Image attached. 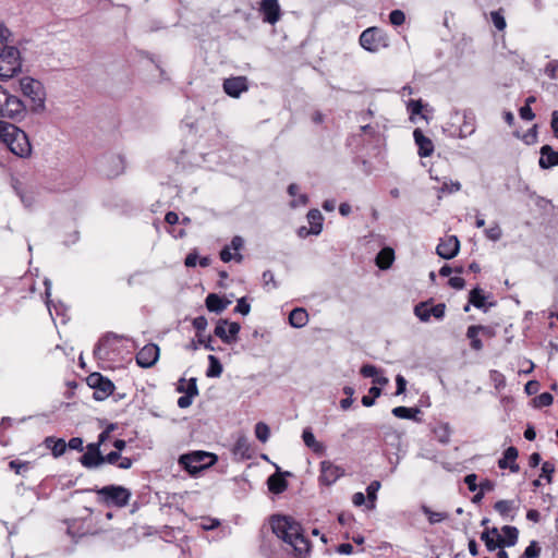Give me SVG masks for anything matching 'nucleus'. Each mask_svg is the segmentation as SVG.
I'll use <instances>...</instances> for the list:
<instances>
[{
	"mask_svg": "<svg viewBox=\"0 0 558 558\" xmlns=\"http://www.w3.org/2000/svg\"><path fill=\"white\" fill-rule=\"evenodd\" d=\"M122 337L114 332H107L97 342L94 348V355L98 360H109L111 353L117 351L116 344Z\"/></svg>",
	"mask_w": 558,
	"mask_h": 558,
	"instance_id": "nucleus-10",
	"label": "nucleus"
},
{
	"mask_svg": "<svg viewBox=\"0 0 558 558\" xmlns=\"http://www.w3.org/2000/svg\"><path fill=\"white\" fill-rule=\"evenodd\" d=\"M343 475V470L331 463L330 461H323L320 463L319 481L329 486L333 484L340 476Z\"/></svg>",
	"mask_w": 558,
	"mask_h": 558,
	"instance_id": "nucleus-14",
	"label": "nucleus"
},
{
	"mask_svg": "<svg viewBox=\"0 0 558 558\" xmlns=\"http://www.w3.org/2000/svg\"><path fill=\"white\" fill-rule=\"evenodd\" d=\"M80 462L87 469H97L102 465V454H95L92 452H85L81 458Z\"/></svg>",
	"mask_w": 558,
	"mask_h": 558,
	"instance_id": "nucleus-30",
	"label": "nucleus"
},
{
	"mask_svg": "<svg viewBox=\"0 0 558 558\" xmlns=\"http://www.w3.org/2000/svg\"><path fill=\"white\" fill-rule=\"evenodd\" d=\"M390 23L395 26H400L405 21V14L401 10H393L389 14Z\"/></svg>",
	"mask_w": 558,
	"mask_h": 558,
	"instance_id": "nucleus-50",
	"label": "nucleus"
},
{
	"mask_svg": "<svg viewBox=\"0 0 558 558\" xmlns=\"http://www.w3.org/2000/svg\"><path fill=\"white\" fill-rule=\"evenodd\" d=\"M121 458L120 452L118 451H111L106 456H102V464L109 463V464H117L118 460Z\"/></svg>",
	"mask_w": 558,
	"mask_h": 558,
	"instance_id": "nucleus-62",
	"label": "nucleus"
},
{
	"mask_svg": "<svg viewBox=\"0 0 558 558\" xmlns=\"http://www.w3.org/2000/svg\"><path fill=\"white\" fill-rule=\"evenodd\" d=\"M289 323L294 328H302L308 323V314L304 308L296 307L289 315Z\"/></svg>",
	"mask_w": 558,
	"mask_h": 558,
	"instance_id": "nucleus-24",
	"label": "nucleus"
},
{
	"mask_svg": "<svg viewBox=\"0 0 558 558\" xmlns=\"http://www.w3.org/2000/svg\"><path fill=\"white\" fill-rule=\"evenodd\" d=\"M490 17H492V22L494 24V26L498 29V31H504L506 28V20L502 15V12L501 10L499 11H493L490 13Z\"/></svg>",
	"mask_w": 558,
	"mask_h": 558,
	"instance_id": "nucleus-45",
	"label": "nucleus"
},
{
	"mask_svg": "<svg viewBox=\"0 0 558 558\" xmlns=\"http://www.w3.org/2000/svg\"><path fill=\"white\" fill-rule=\"evenodd\" d=\"M250 444L246 437H239L234 445V452L241 454L242 457L250 458Z\"/></svg>",
	"mask_w": 558,
	"mask_h": 558,
	"instance_id": "nucleus-40",
	"label": "nucleus"
},
{
	"mask_svg": "<svg viewBox=\"0 0 558 558\" xmlns=\"http://www.w3.org/2000/svg\"><path fill=\"white\" fill-rule=\"evenodd\" d=\"M247 88V78L245 76L229 77L223 81L225 93L233 98L240 97Z\"/></svg>",
	"mask_w": 558,
	"mask_h": 558,
	"instance_id": "nucleus-15",
	"label": "nucleus"
},
{
	"mask_svg": "<svg viewBox=\"0 0 558 558\" xmlns=\"http://www.w3.org/2000/svg\"><path fill=\"white\" fill-rule=\"evenodd\" d=\"M485 295L482 293L480 288H474L470 292L469 302L475 306L476 308H484L485 306Z\"/></svg>",
	"mask_w": 558,
	"mask_h": 558,
	"instance_id": "nucleus-35",
	"label": "nucleus"
},
{
	"mask_svg": "<svg viewBox=\"0 0 558 558\" xmlns=\"http://www.w3.org/2000/svg\"><path fill=\"white\" fill-rule=\"evenodd\" d=\"M415 144L418 147V155L421 157H428L434 151V144L430 138L426 137L420 129L413 132Z\"/></svg>",
	"mask_w": 558,
	"mask_h": 558,
	"instance_id": "nucleus-18",
	"label": "nucleus"
},
{
	"mask_svg": "<svg viewBox=\"0 0 558 558\" xmlns=\"http://www.w3.org/2000/svg\"><path fill=\"white\" fill-rule=\"evenodd\" d=\"M461 189V184L460 182L456 181V182H444L441 187H440V192L442 193H454V192H458L460 191Z\"/></svg>",
	"mask_w": 558,
	"mask_h": 558,
	"instance_id": "nucleus-56",
	"label": "nucleus"
},
{
	"mask_svg": "<svg viewBox=\"0 0 558 558\" xmlns=\"http://www.w3.org/2000/svg\"><path fill=\"white\" fill-rule=\"evenodd\" d=\"M209 366L206 371V376L210 378L220 377L223 371L222 364L215 355H208Z\"/></svg>",
	"mask_w": 558,
	"mask_h": 558,
	"instance_id": "nucleus-32",
	"label": "nucleus"
},
{
	"mask_svg": "<svg viewBox=\"0 0 558 558\" xmlns=\"http://www.w3.org/2000/svg\"><path fill=\"white\" fill-rule=\"evenodd\" d=\"M198 396V388H197V384H196V378H190L189 379V392L187 395H184V396H181L179 399H178V407L180 409H186L189 408L192 402H193V398Z\"/></svg>",
	"mask_w": 558,
	"mask_h": 558,
	"instance_id": "nucleus-23",
	"label": "nucleus"
},
{
	"mask_svg": "<svg viewBox=\"0 0 558 558\" xmlns=\"http://www.w3.org/2000/svg\"><path fill=\"white\" fill-rule=\"evenodd\" d=\"M228 337H229V340H230V344L231 343H234L236 342V339H238V333L241 329V326L239 323H235V322H231V323H228Z\"/></svg>",
	"mask_w": 558,
	"mask_h": 558,
	"instance_id": "nucleus-51",
	"label": "nucleus"
},
{
	"mask_svg": "<svg viewBox=\"0 0 558 558\" xmlns=\"http://www.w3.org/2000/svg\"><path fill=\"white\" fill-rule=\"evenodd\" d=\"M501 531L505 535V538L499 537L501 547L502 546H508V547L514 546L518 542V536H519L518 529L515 526L505 525V526H502Z\"/></svg>",
	"mask_w": 558,
	"mask_h": 558,
	"instance_id": "nucleus-26",
	"label": "nucleus"
},
{
	"mask_svg": "<svg viewBox=\"0 0 558 558\" xmlns=\"http://www.w3.org/2000/svg\"><path fill=\"white\" fill-rule=\"evenodd\" d=\"M460 242L458 238L456 235H449L439 242L436 252L440 257L451 259L458 254Z\"/></svg>",
	"mask_w": 558,
	"mask_h": 558,
	"instance_id": "nucleus-13",
	"label": "nucleus"
},
{
	"mask_svg": "<svg viewBox=\"0 0 558 558\" xmlns=\"http://www.w3.org/2000/svg\"><path fill=\"white\" fill-rule=\"evenodd\" d=\"M22 68L20 51L16 47L8 45L0 47V80H9L16 75Z\"/></svg>",
	"mask_w": 558,
	"mask_h": 558,
	"instance_id": "nucleus-4",
	"label": "nucleus"
},
{
	"mask_svg": "<svg viewBox=\"0 0 558 558\" xmlns=\"http://www.w3.org/2000/svg\"><path fill=\"white\" fill-rule=\"evenodd\" d=\"M541 554V548L537 546L535 541H532L530 545L525 548L524 553L520 556V558H537Z\"/></svg>",
	"mask_w": 558,
	"mask_h": 558,
	"instance_id": "nucleus-46",
	"label": "nucleus"
},
{
	"mask_svg": "<svg viewBox=\"0 0 558 558\" xmlns=\"http://www.w3.org/2000/svg\"><path fill=\"white\" fill-rule=\"evenodd\" d=\"M44 445L51 450L52 456L54 458L61 457L66 449V442L62 438H54L52 436H48L44 440Z\"/></svg>",
	"mask_w": 558,
	"mask_h": 558,
	"instance_id": "nucleus-22",
	"label": "nucleus"
},
{
	"mask_svg": "<svg viewBox=\"0 0 558 558\" xmlns=\"http://www.w3.org/2000/svg\"><path fill=\"white\" fill-rule=\"evenodd\" d=\"M553 401L554 398L549 392H543L532 400L533 405L537 409L549 407L553 403Z\"/></svg>",
	"mask_w": 558,
	"mask_h": 558,
	"instance_id": "nucleus-41",
	"label": "nucleus"
},
{
	"mask_svg": "<svg viewBox=\"0 0 558 558\" xmlns=\"http://www.w3.org/2000/svg\"><path fill=\"white\" fill-rule=\"evenodd\" d=\"M108 162L113 167L106 171L108 177H117L124 171V159L121 156H112Z\"/></svg>",
	"mask_w": 558,
	"mask_h": 558,
	"instance_id": "nucleus-33",
	"label": "nucleus"
},
{
	"mask_svg": "<svg viewBox=\"0 0 558 558\" xmlns=\"http://www.w3.org/2000/svg\"><path fill=\"white\" fill-rule=\"evenodd\" d=\"M517 508L518 507L515 506L514 500L502 499V500H498L494 505V509L504 518L508 517L509 513L513 510H517Z\"/></svg>",
	"mask_w": 558,
	"mask_h": 558,
	"instance_id": "nucleus-34",
	"label": "nucleus"
},
{
	"mask_svg": "<svg viewBox=\"0 0 558 558\" xmlns=\"http://www.w3.org/2000/svg\"><path fill=\"white\" fill-rule=\"evenodd\" d=\"M360 373L364 377H374L375 378L378 374V369L376 366H374L372 364H365L361 367Z\"/></svg>",
	"mask_w": 558,
	"mask_h": 558,
	"instance_id": "nucleus-59",
	"label": "nucleus"
},
{
	"mask_svg": "<svg viewBox=\"0 0 558 558\" xmlns=\"http://www.w3.org/2000/svg\"><path fill=\"white\" fill-rule=\"evenodd\" d=\"M446 304L438 303L432 305V301L421 302L414 307V314L422 322H428L433 316L434 318L441 320L445 317Z\"/></svg>",
	"mask_w": 558,
	"mask_h": 558,
	"instance_id": "nucleus-11",
	"label": "nucleus"
},
{
	"mask_svg": "<svg viewBox=\"0 0 558 558\" xmlns=\"http://www.w3.org/2000/svg\"><path fill=\"white\" fill-rule=\"evenodd\" d=\"M324 217L318 209H311L307 213V221L311 225L312 234L318 235L323 230Z\"/></svg>",
	"mask_w": 558,
	"mask_h": 558,
	"instance_id": "nucleus-25",
	"label": "nucleus"
},
{
	"mask_svg": "<svg viewBox=\"0 0 558 558\" xmlns=\"http://www.w3.org/2000/svg\"><path fill=\"white\" fill-rule=\"evenodd\" d=\"M519 113H520L521 119H523V120L531 121L535 118L534 112L532 111L531 107H529V106L521 107Z\"/></svg>",
	"mask_w": 558,
	"mask_h": 558,
	"instance_id": "nucleus-64",
	"label": "nucleus"
},
{
	"mask_svg": "<svg viewBox=\"0 0 558 558\" xmlns=\"http://www.w3.org/2000/svg\"><path fill=\"white\" fill-rule=\"evenodd\" d=\"M518 458V449L515 447H509L505 450L504 457L498 461V466L500 469L509 468L511 472H519V464L515 463V459Z\"/></svg>",
	"mask_w": 558,
	"mask_h": 558,
	"instance_id": "nucleus-20",
	"label": "nucleus"
},
{
	"mask_svg": "<svg viewBox=\"0 0 558 558\" xmlns=\"http://www.w3.org/2000/svg\"><path fill=\"white\" fill-rule=\"evenodd\" d=\"M268 489L274 494H281L288 487L287 481L280 474H272L267 480Z\"/></svg>",
	"mask_w": 558,
	"mask_h": 558,
	"instance_id": "nucleus-29",
	"label": "nucleus"
},
{
	"mask_svg": "<svg viewBox=\"0 0 558 558\" xmlns=\"http://www.w3.org/2000/svg\"><path fill=\"white\" fill-rule=\"evenodd\" d=\"M234 311L242 315H247L251 311V305L246 302L245 298H241L238 300Z\"/></svg>",
	"mask_w": 558,
	"mask_h": 558,
	"instance_id": "nucleus-58",
	"label": "nucleus"
},
{
	"mask_svg": "<svg viewBox=\"0 0 558 558\" xmlns=\"http://www.w3.org/2000/svg\"><path fill=\"white\" fill-rule=\"evenodd\" d=\"M270 525L276 536L293 550L296 558H306L310 555L312 544L305 537L301 523L291 517L276 514L271 517Z\"/></svg>",
	"mask_w": 558,
	"mask_h": 558,
	"instance_id": "nucleus-1",
	"label": "nucleus"
},
{
	"mask_svg": "<svg viewBox=\"0 0 558 558\" xmlns=\"http://www.w3.org/2000/svg\"><path fill=\"white\" fill-rule=\"evenodd\" d=\"M255 436L259 441L266 442L270 436V429L268 425L263 422H258L255 425Z\"/></svg>",
	"mask_w": 558,
	"mask_h": 558,
	"instance_id": "nucleus-42",
	"label": "nucleus"
},
{
	"mask_svg": "<svg viewBox=\"0 0 558 558\" xmlns=\"http://www.w3.org/2000/svg\"><path fill=\"white\" fill-rule=\"evenodd\" d=\"M159 359V347L155 343L144 345L136 354V363L143 368H149Z\"/></svg>",
	"mask_w": 558,
	"mask_h": 558,
	"instance_id": "nucleus-12",
	"label": "nucleus"
},
{
	"mask_svg": "<svg viewBox=\"0 0 558 558\" xmlns=\"http://www.w3.org/2000/svg\"><path fill=\"white\" fill-rule=\"evenodd\" d=\"M490 379L493 380L496 389H501L506 385L505 376L501 373H499L498 371L490 372Z\"/></svg>",
	"mask_w": 558,
	"mask_h": 558,
	"instance_id": "nucleus-53",
	"label": "nucleus"
},
{
	"mask_svg": "<svg viewBox=\"0 0 558 558\" xmlns=\"http://www.w3.org/2000/svg\"><path fill=\"white\" fill-rule=\"evenodd\" d=\"M66 447H69L72 450L82 451L83 450V439L80 437H73L69 440L66 444Z\"/></svg>",
	"mask_w": 558,
	"mask_h": 558,
	"instance_id": "nucleus-63",
	"label": "nucleus"
},
{
	"mask_svg": "<svg viewBox=\"0 0 558 558\" xmlns=\"http://www.w3.org/2000/svg\"><path fill=\"white\" fill-rule=\"evenodd\" d=\"M480 331L489 332L487 327L475 325L470 326L466 331V337L471 340V347L476 351L483 348V343L477 337Z\"/></svg>",
	"mask_w": 558,
	"mask_h": 558,
	"instance_id": "nucleus-27",
	"label": "nucleus"
},
{
	"mask_svg": "<svg viewBox=\"0 0 558 558\" xmlns=\"http://www.w3.org/2000/svg\"><path fill=\"white\" fill-rule=\"evenodd\" d=\"M24 112L25 106L23 101L7 92L1 102L0 118L21 119Z\"/></svg>",
	"mask_w": 558,
	"mask_h": 558,
	"instance_id": "nucleus-9",
	"label": "nucleus"
},
{
	"mask_svg": "<svg viewBox=\"0 0 558 558\" xmlns=\"http://www.w3.org/2000/svg\"><path fill=\"white\" fill-rule=\"evenodd\" d=\"M380 395L381 389L379 387H372L368 391V396L362 397V404L367 408L374 405L376 398H378Z\"/></svg>",
	"mask_w": 558,
	"mask_h": 558,
	"instance_id": "nucleus-43",
	"label": "nucleus"
},
{
	"mask_svg": "<svg viewBox=\"0 0 558 558\" xmlns=\"http://www.w3.org/2000/svg\"><path fill=\"white\" fill-rule=\"evenodd\" d=\"M380 482L378 481H373L366 488V492H367V501H368V505L367 507L369 509H373L375 508V501L377 499V492L379 490L380 488Z\"/></svg>",
	"mask_w": 558,
	"mask_h": 558,
	"instance_id": "nucleus-36",
	"label": "nucleus"
},
{
	"mask_svg": "<svg viewBox=\"0 0 558 558\" xmlns=\"http://www.w3.org/2000/svg\"><path fill=\"white\" fill-rule=\"evenodd\" d=\"M422 511L427 517L430 524L439 523L448 519V513L433 511L426 506L422 507Z\"/></svg>",
	"mask_w": 558,
	"mask_h": 558,
	"instance_id": "nucleus-37",
	"label": "nucleus"
},
{
	"mask_svg": "<svg viewBox=\"0 0 558 558\" xmlns=\"http://www.w3.org/2000/svg\"><path fill=\"white\" fill-rule=\"evenodd\" d=\"M476 480H477V475L474 474V473H471V474H468L465 477H464V483L468 485V488L471 490V492H475L477 488H478V485L476 483Z\"/></svg>",
	"mask_w": 558,
	"mask_h": 558,
	"instance_id": "nucleus-61",
	"label": "nucleus"
},
{
	"mask_svg": "<svg viewBox=\"0 0 558 558\" xmlns=\"http://www.w3.org/2000/svg\"><path fill=\"white\" fill-rule=\"evenodd\" d=\"M192 325L196 329V332L203 333L207 328L208 323L205 316H198L193 319Z\"/></svg>",
	"mask_w": 558,
	"mask_h": 558,
	"instance_id": "nucleus-57",
	"label": "nucleus"
},
{
	"mask_svg": "<svg viewBox=\"0 0 558 558\" xmlns=\"http://www.w3.org/2000/svg\"><path fill=\"white\" fill-rule=\"evenodd\" d=\"M0 141L17 157L26 158L32 154V145L26 133L16 125L1 119Z\"/></svg>",
	"mask_w": 558,
	"mask_h": 558,
	"instance_id": "nucleus-2",
	"label": "nucleus"
},
{
	"mask_svg": "<svg viewBox=\"0 0 558 558\" xmlns=\"http://www.w3.org/2000/svg\"><path fill=\"white\" fill-rule=\"evenodd\" d=\"M205 304L209 312L220 314L227 308V306L230 304V301L222 300L216 293H209L205 300Z\"/></svg>",
	"mask_w": 558,
	"mask_h": 558,
	"instance_id": "nucleus-21",
	"label": "nucleus"
},
{
	"mask_svg": "<svg viewBox=\"0 0 558 558\" xmlns=\"http://www.w3.org/2000/svg\"><path fill=\"white\" fill-rule=\"evenodd\" d=\"M196 340L193 339L185 348L187 350L195 351L198 349L199 345H204L205 349L209 351H215V347L211 344L213 337L211 336H204L203 333L196 332Z\"/></svg>",
	"mask_w": 558,
	"mask_h": 558,
	"instance_id": "nucleus-28",
	"label": "nucleus"
},
{
	"mask_svg": "<svg viewBox=\"0 0 558 558\" xmlns=\"http://www.w3.org/2000/svg\"><path fill=\"white\" fill-rule=\"evenodd\" d=\"M418 409L396 407L392 409V414L398 418H414L415 414L418 413Z\"/></svg>",
	"mask_w": 558,
	"mask_h": 558,
	"instance_id": "nucleus-38",
	"label": "nucleus"
},
{
	"mask_svg": "<svg viewBox=\"0 0 558 558\" xmlns=\"http://www.w3.org/2000/svg\"><path fill=\"white\" fill-rule=\"evenodd\" d=\"M539 167L542 169H549L558 166V151L554 150L551 146L544 145L541 148Z\"/></svg>",
	"mask_w": 558,
	"mask_h": 558,
	"instance_id": "nucleus-19",
	"label": "nucleus"
},
{
	"mask_svg": "<svg viewBox=\"0 0 558 558\" xmlns=\"http://www.w3.org/2000/svg\"><path fill=\"white\" fill-rule=\"evenodd\" d=\"M21 90L28 97L34 105L35 111L45 109V90L43 84L32 77H23L20 81Z\"/></svg>",
	"mask_w": 558,
	"mask_h": 558,
	"instance_id": "nucleus-6",
	"label": "nucleus"
},
{
	"mask_svg": "<svg viewBox=\"0 0 558 558\" xmlns=\"http://www.w3.org/2000/svg\"><path fill=\"white\" fill-rule=\"evenodd\" d=\"M360 45L369 52H377L388 47L387 35L378 27H368L360 36Z\"/></svg>",
	"mask_w": 558,
	"mask_h": 558,
	"instance_id": "nucleus-7",
	"label": "nucleus"
},
{
	"mask_svg": "<svg viewBox=\"0 0 558 558\" xmlns=\"http://www.w3.org/2000/svg\"><path fill=\"white\" fill-rule=\"evenodd\" d=\"M555 472V465L549 462V461H545L542 465V474L541 476L545 477L547 480L548 483L551 482V475L553 473Z\"/></svg>",
	"mask_w": 558,
	"mask_h": 558,
	"instance_id": "nucleus-55",
	"label": "nucleus"
},
{
	"mask_svg": "<svg viewBox=\"0 0 558 558\" xmlns=\"http://www.w3.org/2000/svg\"><path fill=\"white\" fill-rule=\"evenodd\" d=\"M220 525V521L215 518H202L201 526L205 531L214 530Z\"/></svg>",
	"mask_w": 558,
	"mask_h": 558,
	"instance_id": "nucleus-54",
	"label": "nucleus"
},
{
	"mask_svg": "<svg viewBox=\"0 0 558 558\" xmlns=\"http://www.w3.org/2000/svg\"><path fill=\"white\" fill-rule=\"evenodd\" d=\"M86 381L94 389V399L98 401L105 400L114 390L113 383L100 373H92L87 376Z\"/></svg>",
	"mask_w": 558,
	"mask_h": 558,
	"instance_id": "nucleus-8",
	"label": "nucleus"
},
{
	"mask_svg": "<svg viewBox=\"0 0 558 558\" xmlns=\"http://www.w3.org/2000/svg\"><path fill=\"white\" fill-rule=\"evenodd\" d=\"M220 258L222 262L225 263H228L230 262L231 259H235L238 263H241L242 259H243V256L240 254V253H235V255L233 256L230 252V247L229 246H225L221 251H220Z\"/></svg>",
	"mask_w": 558,
	"mask_h": 558,
	"instance_id": "nucleus-49",
	"label": "nucleus"
},
{
	"mask_svg": "<svg viewBox=\"0 0 558 558\" xmlns=\"http://www.w3.org/2000/svg\"><path fill=\"white\" fill-rule=\"evenodd\" d=\"M393 257H395V255H393V251L391 248H389V247L383 248L376 257L378 267L381 269L389 268L393 262Z\"/></svg>",
	"mask_w": 558,
	"mask_h": 558,
	"instance_id": "nucleus-31",
	"label": "nucleus"
},
{
	"mask_svg": "<svg viewBox=\"0 0 558 558\" xmlns=\"http://www.w3.org/2000/svg\"><path fill=\"white\" fill-rule=\"evenodd\" d=\"M10 470L14 471L19 475H25L32 468L29 461L12 460L9 462Z\"/></svg>",
	"mask_w": 558,
	"mask_h": 558,
	"instance_id": "nucleus-39",
	"label": "nucleus"
},
{
	"mask_svg": "<svg viewBox=\"0 0 558 558\" xmlns=\"http://www.w3.org/2000/svg\"><path fill=\"white\" fill-rule=\"evenodd\" d=\"M544 73L550 80H557L558 78V60L549 61L546 64V66L544 68Z\"/></svg>",
	"mask_w": 558,
	"mask_h": 558,
	"instance_id": "nucleus-47",
	"label": "nucleus"
},
{
	"mask_svg": "<svg viewBox=\"0 0 558 558\" xmlns=\"http://www.w3.org/2000/svg\"><path fill=\"white\" fill-rule=\"evenodd\" d=\"M457 119L461 118L462 123L459 126V137L464 138L475 132V114L471 110H464L462 113L456 112Z\"/></svg>",
	"mask_w": 558,
	"mask_h": 558,
	"instance_id": "nucleus-16",
	"label": "nucleus"
},
{
	"mask_svg": "<svg viewBox=\"0 0 558 558\" xmlns=\"http://www.w3.org/2000/svg\"><path fill=\"white\" fill-rule=\"evenodd\" d=\"M217 460L218 458L215 453L198 450L182 454L179 458V463L191 475L195 476L203 470L214 465Z\"/></svg>",
	"mask_w": 558,
	"mask_h": 558,
	"instance_id": "nucleus-3",
	"label": "nucleus"
},
{
	"mask_svg": "<svg viewBox=\"0 0 558 558\" xmlns=\"http://www.w3.org/2000/svg\"><path fill=\"white\" fill-rule=\"evenodd\" d=\"M260 12L264 15V22L276 24L280 20V7L278 0H263Z\"/></svg>",
	"mask_w": 558,
	"mask_h": 558,
	"instance_id": "nucleus-17",
	"label": "nucleus"
},
{
	"mask_svg": "<svg viewBox=\"0 0 558 558\" xmlns=\"http://www.w3.org/2000/svg\"><path fill=\"white\" fill-rule=\"evenodd\" d=\"M96 493L101 497L104 504L119 508L125 507L131 498V492L128 488L117 485L104 486Z\"/></svg>",
	"mask_w": 558,
	"mask_h": 558,
	"instance_id": "nucleus-5",
	"label": "nucleus"
},
{
	"mask_svg": "<svg viewBox=\"0 0 558 558\" xmlns=\"http://www.w3.org/2000/svg\"><path fill=\"white\" fill-rule=\"evenodd\" d=\"M227 319H220L214 330L216 337L220 338L225 343L230 344L228 332L226 331Z\"/></svg>",
	"mask_w": 558,
	"mask_h": 558,
	"instance_id": "nucleus-44",
	"label": "nucleus"
},
{
	"mask_svg": "<svg viewBox=\"0 0 558 558\" xmlns=\"http://www.w3.org/2000/svg\"><path fill=\"white\" fill-rule=\"evenodd\" d=\"M302 438H303V441L304 444L307 446V447H311L315 441H316V438L312 432V429L310 427H306L303 433H302Z\"/></svg>",
	"mask_w": 558,
	"mask_h": 558,
	"instance_id": "nucleus-60",
	"label": "nucleus"
},
{
	"mask_svg": "<svg viewBox=\"0 0 558 558\" xmlns=\"http://www.w3.org/2000/svg\"><path fill=\"white\" fill-rule=\"evenodd\" d=\"M481 539L485 543L489 551L495 550L497 547H501L500 541L497 542L489 536V531H484L481 535Z\"/></svg>",
	"mask_w": 558,
	"mask_h": 558,
	"instance_id": "nucleus-48",
	"label": "nucleus"
},
{
	"mask_svg": "<svg viewBox=\"0 0 558 558\" xmlns=\"http://www.w3.org/2000/svg\"><path fill=\"white\" fill-rule=\"evenodd\" d=\"M485 234L489 240L498 241L502 235V231L501 228L497 223H495L494 226L485 230Z\"/></svg>",
	"mask_w": 558,
	"mask_h": 558,
	"instance_id": "nucleus-52",
	"label": "nucleus"
}]
</instances>
